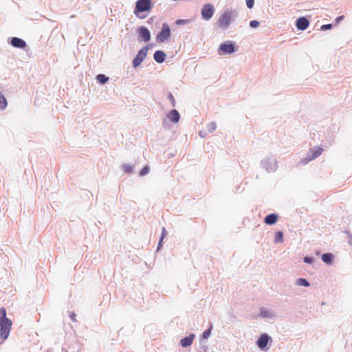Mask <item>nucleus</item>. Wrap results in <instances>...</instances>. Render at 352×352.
<instances>
[{"mask_svg": "<svg viewBox=\"0 0 352 352\" xmlns=\"http://www.w3.org/2000/svg\"><path fill=\"white\" fill-rule=\"evenodd\" d=\"M270 340H271L270 337L268 336L267 334H262L258 338L256 343H257L258 346L261 349H264L267 346V345Z\"/></svg>", "mask_w": 352, "mask_h": 352, "instance_id": "nucleus-7", "label": "nucleus"}, {"mask_svg": "<svg viewBox=\"0 0 352 352\" xmlns=\"http://www.w3.org/2000/svg\"><path fill=\"white\" fill-rule=\"evenodd\" d=\"M246 5L248 8H252L254 6V0H245Z\"/></svg>", "mask_w": 352, "mask_h": 352, "instance_id": "nucleus-28", "label": "nucleus"}, {"mask_svg": "<svg viewBox=\"0 0 352 352\" xmlns=\"http://www.w3.org/2000/svg\"><path fill=\"white\" fill-rule=\"evenodd\" d=\"M267 224H270V225H272L274 224L276 221H265Z\"/></svg>", "mask_w": 352, "mask_h": 352, "instance_id": "nucleus-33", "label": "nucleus"}, {"mask_svg": "<svg viewBox=\"0 0 352 352\" xmlns=\"http://www.w3.org/2000/svg\"><path fill=\"white\" fill-rule=\"evenodd\" d=\"M152 0H138L135 3L134 14L137 16L143 19L144 16H140L139 14L142 12L150 11L152 9Z\"/></svg>", "mask_w": 352, "mask_h": 352, "instance_id": "nucleus-2", "label": "nucleus"}, {"mask_svg": "<svg viewBox=\"0 0 352 352\" xmlns=\"http://www.w3.org/2000/svg\"><path fill=\"white\" fill-rule=\"evenodd\" d=\"M148 52V48L146 47H143L142 50H140L135 58L133 60V66L136 68L138 67L141 63L144 60V59L146 58V54Z\"/></svg>", "mask_w": 352, "mask_h": 352, "instance_id": "nucleus-5", "label": "nucleus"}, {"mask_svg": "<svg viewBox=\"0 0 352 352\" xmlns=\"http://www.w3.org/2000/svg\"><path fill=\"white\" fill-rule=\"evenodd\" d=\"M12 327V321L6 317V311L5 308L0 309V338L3 341L6 340L9 336Z\"/></svg>", "mask_w": 352, "mask_h": 352, "instance_id": "nucleus-1", "label": "nucleus"}, {"mask_svg": "<svg viewBox=\"0 0 352 352\" xmlns=\"http://www.w3.org/2000/svg\"><path fill=\"white\" fill-rule=\"evenodd\" d=\"M342 19H343V16H338V17L336 19V20L338 21L342 20Z\"/></svg>", "mask_w": 352, "mask_h": 352, "instance_id": "nucleus-34", "label": "nucleus"}, {"mask_svg": "<svg viewBox=\"0 0 352 352\" xmlns=\"http://www.w3.org/2000/svg\"><path fill=\"white\" fill-rule=\"evenodd\" d=\"M149 171V168L148 166H145L144 168H143L141 171L140 172V175L143 176V175H146Z\"/></svg>", "mask_w": 352, "mask_h": 352, "instance_id": "nucleus-26", "label": "nucleus"}, {"mask_svg": "<svg viewBox=\"0 0 352 352\" xmlns=\"http://www.w3.org/2000/svg\"><path fill=\"white\" fill-rule=\"evenodd\" d=\"M168 98L170 100L172 106L175 107V100L173 95L171 93H169L168 95Z\"/></svg>", "mask_w": 352, "mask_h": 352, "instance_id": "nucleus-24", "label": "nucleus"}, {"mask_svg": "<svg viewBox=\"0 0 352 352\" xmlns=\"http://www.w3.org/2000/svg\"><path fill=\"white\" fill-rule=\"evenodd\" d=\"M177 24H180V23H183V20H178L176 22Z\"/></svg>", "mask_w": 352, "mask_h": 352, "instance_id": "nucleus-35", "label": "nucleus"}, {"mask_svg": "<svg viewBox=\"0 0 352 352\" xmlns=\"http://www.w3.org/2000/svg\"><path fill=\"white\" fill-rule=\"evenodd\" d=\"M96 79L99 82L104 84L108 81L109 78L105 76L104 74H98L96 76Z\"/></svg>", "mask_w": 352, "mask_h": 352, "instance_id": "nucleus-18", "label": "nucleus"}, {"mask_svg": "<svg viewBox=\"0 0 352 352\" xmlns=\"http://www.w3.org/2000/svg\"><path fill=\"white\" fill-rule=\"evenodd\" d=\"M304 261H305V263H311V262H312V258H310V257H305V258H304Z\"/></svg>", "mask_w": 352, "mask_h": 352, "instance_id": "nucleus-30", "label": "nucleus"}, {"mask_svg": "<svg viewBox=\"0 0 352 352\" xmlns=\"http://www.w3.org/2000/svg\"><path fill=\"white\" fill-rule=\"evenodd\" d=\"M297 284L298 285H302V286H305V287H309V282L306 279L302 278H298L297 280Z\"/></svg>", "mask_w": 352, "mask_h": 352, "instance_id": "nucleus-19", "label": "nucleus"}, {"mask_svg": "<svg viewBox=\"0 0 352 352\" xmlns=\"http://www.w3.org/2000/svg\"><path fill=\"white\" fill-rule=\"evenodd\" d=\"M283 232H277L276 233V237H275V241L276 242H280L283 241Z\"/></svg>", "mask_w": 352, "mask_h": 352, "instance_id": "nucleus-22", "label": "nucleus"}, {"mask_svg": "<svg viewBox=\"0 0 352 352\" xmlns=\"http://www.w3.org/2000/svg\"><path fill=\"white\" fill-rule=\"evenodd\" d=\"M170 35V30L167 23H164L161 32L157 35V42L162 43Z\"/></svg>", "mask_w": 352, "mask_h": 352, "instance_id": "nucleus-4", "label": "nucleus"}, {"mask_svg": "<svg viewBox=\"0 0 352 352\" xmlns=\"http://www.w3.org/2000/svg\"><path fill=\"white\" fill-rule=\"evenodd\" d=\"M11 44L14 47H18V48H24L26 46L25 42L23 39L17 38V37L12 38V39L11 41Z\"/></svg>", "mask_w": 352, "mask_h": 352, "instance_id": "nucleus-12", "label": "nucleus"}, {"mask_svg": "<svg viewBox=\"0 0 352 352\" xmlns=\"http://www.w3.org/2000/svg\"><path fill=\"white\" fill-rule=\"evenodd\" d=\"M7 100L3 95L0 92V109H3L7 107Z\"/></svg>", "mask_w": 352, "mask_h": 352, "instance_id": "nucleus-17", "label": "nucleus"}, {"mask_svg": "<svg viewBox=\"0 0 352 352\" xmlns=\"http://www.w3.org/2000/svg\"><path fill=\"white\" fill-rule=\"evenodd\" d=\"M321 258L324 263L330 264L333 260V255L330 253H325L322 255Z\"/></svg>", "mask_w": 352, "mask_h": 352, "instance_id": "nucleus-16", "label": "nucleus"}, {"mask_svg": "<svg viewBox=\"0 0 352 352\" xmlns=\"http://www.w3.org/2000/svg\"><path fill=\"white\" fill-rule=\"evenodd\" d=\"M211 329H212V327H210L209 329H208L207 330H206L204 333H203V338L204 339H208V337L210 336V333H211Z\"/></svg>", "mask_w": 352, "mask_h": 352, "instance_id": "nucleus-23", "label": "nucleus"}, {"mask_svg": "<svg viewBox=\"0 0 352 352\" xmlns=\"http://www.w3.org/2000/svg\"><path fill=\"white\" fill-rule=\"evenodd\" d=\"M194 338H195V335L194 334H191L189 336L183 338L181 340L182 346H184V347H187V346L191 345Z\"/></svg>", "mask_w": 352, "mask_h": 352, "instance_id": "nucleus-15", "label": "nucleus"}, {"mask_svg": "<svg viewBox=\"0 0 352 352\" xmlns=\"http://www.w3.org/2000/svg\"><path fill=\"white\" fill-rule=\"evenodd\" d=\"M232 18V13L231 12H226L223 13L218 21L217 25L220 28L225 29L227 28L229 25L231 23Z\"/></svg>", "mask_w": 352, "mask_h": 352, "instance_id": "nucleus-3", "label": "nucleus"}, {"mask_svg": "<svg viewBox=\"0 0 352 352\" xmlns=\"http://www.w3.org/2000/svg\"><path fill=\"white\" fill-rule=\"evenodd\" d=\"M322 151H323V149L321 147H316V148H314L313 150L310 149V152L312 153V155L311 157H309L308 160L305 159L304 160L305 162L311 161V160L318 157V156H320L322 154Z\"/></svg>", "mask_w": 352, "mask_h": 352, "instance_id": "nucleus-11", "label": "nucleus"}, {"mask_svg": "<svg viewBox=\"0 0 352 352\" xmlns=\"http://www.w3.org/2000/svg\"><path fill=\"white\" fill-rule=\"evenodd\" d=\"M214 8L210 4H206L201 9V16L206 20H209L214 14Z\"/></svg>", "mask_w": 352, "mask_h": 352, "instance_id": "nucleus-6", "label": "nucleus"}, {"mask_svg": "<svg viewBox=\"0 0 352 352\" xmlns=\"http://www.w3.org/2000/svg\"><path fill=\"white\" fill-rule=\"evenodd\" d=\"M250 25L253 28H256L258 27L259 22L256 20L251 21L250 23Z\"/></svg>", "mask_w": 352, "mask_h": 352, "instance_id": "nucleus-27", "label": "nucleus"}, {"mask_svg": "<svg viewBox=\"0 0 352 352\" xmlns=\"http://www.w3.org/2000/svg\"><path fill=\"white\" fill-rule=\"evenodd\" d=\"M309 25V22L305 17H300L296 21V27L298 30H305Z\"/></svg>", "mask_w": 352, "mask_h": 352, "instance_id": "nucleus-10", "label": "nucleus"}, {"mask_svg": "<svg viewBox=\"0 0 352 352\" xmlns=\"http://www.w3.org/2000/svg\"><path fill=\"white\" fill-rule=\"evenodd\" d=\"M209 127H210V129L213 131V130H215L216 129V124L214 123H211L210 125H209Z\"/></svg>", "mask_w": 352, "mask_h": 352, "instance_id": "nucleus-31", "label": "nucleus"}, {"mask_svg": "<svg viewBox=\"0 0 352 352\" xmlns=\"http://www.w3.org/2000/svg\"><path fill=\"white\" fill-rule=\"evenodd\" d=\"M168 118L173 122H178L180 119V116L177 110L173 109L168 113Z\"/></svg>", "mask_w": 352, "mask_h": 352, "instance_id": "nucleus-14", "label": "nucleus"}, {"mask_svg": "<svg viewBox=\"0 0 352 352\" xmlns=\"http://www.w3.org/2000/svg\"><path fill=\"white\" fill-rule=\"evenodd\" d=\"M123 169H124V172H126V173H131L133 170V167L130 165L124 164L123 166Z\"/></svg>", "mask_w": 352, "mask_h": 352, "instance_id": "nucleus-25", "label": "nucleus"}, {"mask_svg": "<svg viewBox=\"0 0 352 352\" xmlns=\"http://www.w3.org/2000/svg\"><path fill=\"white\" fill-rule=\"evenodd\" d=\"M219 51L223 54H231L234 52V46L232 43H222L219 47Z\"/></svg>", "mask_w": 352, "mask_h": 352, "instance_id": "nucleus-9", "label": "nucleus"}, {"mask_svg": "<svg viewBox=\"0 0 352 352\" xmlns=\"http://www.w3.org/2000/svg\"><path fill=\"white\" fill-rule=\"evenodd\" d=\"M166 57V54L162 51H156L154 53L153 58L155 60L159 63H162L164 61Z\"/></svg>", "mask_w": 352, "mask_h": 352, "instance_id": "nucleus-13", "label": "nucleus"}, {"mask_svg": "<svg viewBox=\"0 0 352 352\" xmlns=\"http://www.w3.org/2000/svg\"><path fill=\"white\" fill-rule=\"evenodd\" d=\"M138 33L142 39L146 42L151 39V34L148 30L143 26L138 28Z\"/></svg>", "mask_w": 352, "mask_h": 352, "instance_id": "nucleus-8", "label": "nucleus"}, {"mask_svg": "<svg viewBox=\"0 0 352 352\" xmlns=\"http://www.w3.org/2000/svg\"><path fill=\"white\" fill-rule=\"evenodd\" d=\"M70 318L73 321H76V314L74 313H72L70 315Z\"/></svg>", "mask_w": 352, "mask_h": 352, "instance_id": "nucleus-32", "label": "nucleus"}, {"mask_svg": "<svg viewBox=\"0 0 352 352\" xmlns=\"http://www.w3.org/2000/svg\"><path fill=\"white\" fill-rule=\"evenodd\" d=\"M166 234H167V232H166L165 228H162V236H161V238H160V241H159V245H158L157 250H159L160 248L162 246L163 239L166 236Z\"/></svg>", "mask_w": 352, "mask_h": 352, "instance_id": "nucleus-20", "label": "nucleus"}, {"mask_svg": "<svg viewBox=\"0 0 352 352\" xmlns=\"http://www.w3.org/2000/svg\"><path fill=\"white\" fill-rule=\"evenodd\" d=\"M278 218V214L272 213L265 217L264 220H277Z\"/></svg>", "mask_w": 352, "mask_h": 352, "instance_id": "nucleus-21", "label": "nucleus"}, {"mask_svg": "<svg viewBox=\"0 0 352 352\" xmlns=\"http://www.w3.org/2000/svg\"><path fill=\"white\" fill-rule=\"evenodd\" d=\"M332 28V25L331 24H327V25H323L321 26V30H329Z\"/></svg>", "mask_w": 352, "mask_h": 352, "instance_id": "nucleus-29", "label": "nucleus"}]
</instances>
